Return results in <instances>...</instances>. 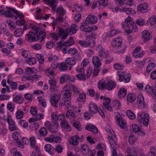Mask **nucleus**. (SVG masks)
<instances>
[{
  "label": "nucleus",
  "instance_id": "1",
  "mask_svg": "<svg viewBox=\"0 0 156 156\" xmlns=\"http://www.w3.org/2000/svg\"><path fill=\"white\" fill-rule=\"evenodd\" d=\"M6 9L8 10L5 12L6 15L8 17L14 18L16 19L18 17L20 18L19 20H17L16 24L18 26L23 25L24 24L25 20H24L23 15L18 14V11L15 10L14 9L7 7Z\"/></svg>",
  "mask_w": 156,
  "mask_h": 156
},
{
  "label": "nucleus",
  "instance_id": "2",
  "mask_svg": "<svg viewBox=\"0 0 156 156\" xmlns=\"http://www.w3.org/2000/svg\"><path fill=\"white\" fill-rule=\"evenodd\" d=\"M87 36V38L86 41L80 40L78 42V43L83 47H87L90 46L91 43L94 44L95 43V41L93 39H95V37L96 36V35L94 33H92L91 35Z\"/></svg>",
  "mask_w": 156,
  "mask_h": 156
},
{
  "label": "nucleus",
  "instance_id": "3",
  "mask_svg": "<svg viewBox=\"0 0 156 156\" xmlns=\"http://www.w3.org/2000/svg\"><path fill=\"white\" fill-rule=\"evenodd\" d=\"M137 119L140 123H143L145 126H147L148 124L149 115L147 113L142 112L138 114Z\"/></svg>",
  "mask_w": 156,
  "mask_h": 156
},
{
  "label": "nucleus",
  "instance_id": "4",
  "mask_svg": "<svg viewBox=\"0 0 156 156\" xmlns=\"http://www.w3.org/2000/svg\"><path fill=\"white\" fill-rule=\"evenodd\" d=\"M75 80V78L74 76H71L68 74H65L60 77V82L63 83L67 81L73 82Z\"/></svg>",
  "mask_w": 156,
  "mask_h": 156
},
{
  "label": "nucleus",
  "instance_id": "5",
  "mask_svg": "<svg viewBox=\"0 0 156 156\" xmlns=\"http://www.w3.org/2000/svg\"><path fill=\"white\" fill-rule=\"evenodd\" d=\"M122 42V39L121 37H118L114 39L112 41L111 45L113 47L116 48H119L121 46Z\"/></svg>",
  "mask_w": 156,
  "mask_h": 156
},
{
  "label": "nucleus",
  "instance_id": "6",
  "mask_svg": "<svg viewBox=\"0 0 156 156\" xmlns=\"http://www.w3.org/2000/svg\"><path fill=\"white\" fill-rule=\"evenodd\" d=\"M46 5H49L52 7V10L55 12L56 8V4L58 3V0H42Z\"/></svg>",
  "mask_w": 156,
  "mask_h": 156
},
{
  "label": "nucleus",
  "instance_id": "7",
  "mask_svg": "<svg viewBox=\"0 0 156 156\" xmlns=\"http://www.w3.org/2000/svg\"><path fill=\"white\" fill-rule=\"evenodd\" d=\"M122 74L119 75V80L121 81H123L124 80L125 83H128L130 79V74L129 73H122Z\"/></svg>",
  "mask_w": 156,
  "mask_h": 156
},
{
  "label": "nucleus",
  "instance_id": "8",
  "mask_svg": "<svg viewBox=\"0 0 156 156\" xmlns=\"http://www.w3.org/2000/svg\"><path fill=\"white\" fill-rule=\"evenodd\" d=\"M60 95L58 94L53 96L50 100L51 105L55 108L58 107V102L60 99Z\"/></svg>",
  "mask_w": 156,
  "mask_h": 156
},
{
  "label": "nucleus",
  "instance_id": "9",
  "mask_svg": "<svg viewBox=\"0 0 156 156\" xmlns=\"http://www.w3.org/2000/svg\"><path fill=\"white\" fill-rule=\"evenodd\" d=\"M148 5L147 3L141 4L137 6V11L141 13H146L148 11Z\"/></svg>",
  "mask_w": 156,
  "mask_h": 156
},
{
  "label": "nucleus",
  "instance_id": "10",
  "mask_svg": "<svg viewBox=\"0 0 156 156\" xmlns=\"http://www.w3.org/2000/svg\"><path fill=\"white\" fill-rule=\"evenodd\" d=\"M77 27L75 24L72 25L69 28L66 29V32L69 35H71L75 34L77 31Z\"/></svg>",
  "mask_w": 156,
  "mask_h": 156
},
{
  "label": "nucleus",
  "instance_id": "11",
  "mask_svg": "<svg viewBox=\"0 0 156 156\" xmlns=\"http://www.w3.org/2000/svg\"><path fill=\"white\" fill-rule=\"evenodd\" d=\"M68 85L65 86L62 91V94H64L65 98H70L72 95L70 89L68 88Z\"/></svg>",
  "mask_w": 156,
  "mask_h": 156
},
{
  "label": "nucleus",
  "instance_id": "12",
  "mask_svg": "<svg viewBox=\"0 0 156 156\" xmlns=\"http://www.w3.org/2000/svg\"><path fill=\"white\" fill-rule=\"evenodd\" d=\"M44 148L45 151L51 155H53L55 152V150L52 145L50 144H47L45 145Z\"/></svg>",
  "mask_w": 156,
  "mask_h": 156
},
{
  "label": "nucleus",
  "instance_id": "13",
  "mask_svg": "<svg viewBox=\"0 0 156 156\" xmlns=\"http://www.w3.org/2000/svg\"><path fill=\"white\" fill-rule=\"evenodd\" d=\"M142 38L144 41H149L152 37V36L149 32L147 30H144L142 32Z\"/></svg>",
  "mask_w": 156,
  "mask_h": 156
},
{
  "label": "nucleus",
  "instance_id": "14",
  "mask_svg": "<svg viewBox=\"0 0 156 156\" xmlns=\"http://www.w3.org/2000/svg\"><path fill=\"white\" fill-rule=\"evenodd\" d=\"M116 120L118 122L119 125L121 128H123L126 124V123L122 120L121 115L119 113H117L116 115Z\"/></svg>",
  "mask_w": 156,
  "mask_h": 156
},
{
  "label": "nucleus",
  "instance_id": "15",
  "mask_svg": "<svg viewBox=\"0 0 156 156\" xmlns=\"http://www.w3.org/2000/svg\"><path fill=\"white\" fill-rule=\"evenodd\" d=\"M97 18L94 16L89 15L86 18V21L88 23L93 24L96 23L98 21Z\"/></svg>",
  "mask_w": 156,
  "mask_h": 156
},
{
  "label": "nucleus",
  "instance_id": "16",
  "mask_svg": "<svg viewBox=\"0 0 156 156\" xmlns=\"http://www.w3.org/2000/svg\"><path fill=\"white\" fill-rule=\"evenodd\" d=\"M108 139L109 140V143L112 149H117L119 146L117 144H116V141L111 136H108Z\"/></svg>",
  "mask_w": 156,
  "mask_h": 156
},
{
  "label": "nucleus",
  "instance_id": "17",
  "mask_svg": "<svg viewBox=\"0 0 156 156\" xmlns=\"http://www.w3.org/2000/svg\"><path fill=\"white\" fill-rule=\"evenodd\" d=\"M36 34L33 32H30L27 34V38L26 39L29 42H34L36 41Z\"/></svg>",
  "mask_w": 156,
  "mask_h": 156
},
{
  "label": "nucleus",
  "instance_id": "18",
  "mask_svg": "<svg viewBox=\"0 0 156 156\" xmlns=\"http://www.w3.org/2000/svg\"><path fill=\"white\" fill-rule=\"evenodd\" d=\"M141 48L139 46L136 47L133 52V56L135 58H140L142 57L144 55V53L141 52L140 53L138 54L141 50Z\"/></svg>",
  "mask_w": 156,
  "mask_h": 156
},
{
  "label": "nucleus",
  "instance_id": "19",
  "mask_svg": "<svg viewBox=\"0 0 156 156\" xmlns=\"http://www.w3.org/2000/svg\"><path fill=\"white\" fill-rule=\"evenodd\" d=\"M51 117L52 119V125H54V127L56 128L57 127V124H58V115L54 112L51 114Z\"/></svg>",
  "mask_w": 156,
  "mask_h": 156
},
{
  "label": "nucleus",
  "instance_id": "20",
  "mask_svg": "<svg viewBox=\"0 0 156 156\" xmlns=\"http://www.w3.org/2000/svg\"><path fill=\"white\" fill-rule=\"evenodd\" d=\"M105 101L103 102L104 107L109 111H112V108L109 105V104L111 102V99L109 98H105Z\"/></svg>",
  "mask_w": 156,
  "mask_h": 156
},
{
  "label": "nucleus",
  "instance_id": "21",
  "mask_svg": "<svg viewBox=\"0 0 156 156\" xmlns=\"http://www.w3.org/2000/svg\"><path fill=\"white\" fill-rule=\"evenodd\" d=\"M80 150L83 154L87 155L90 152V149L87 145L83 144L81 146Z\"/></svg>",
  "mask_w": 156,
  "mask_h": 156
},
{
  "label": "nucleus",
  "instance_id": "22",
  "mask_svg": "<svg viewBox=\"0 0 156 156\" xmlns=\"http://www.w3.org/2000/svg\"><path fill=\"white\" fill-rule=\"evenodd\" d=\"M108 3V0H99L97 1V4L101 9H103L107 6Z\"/></svg>",
  "mask_w": 156,
  "mask_h": 156
},
{
  "label": "nucleus",
  "instance_id": "23",
  "mask_svg": "<svg viewBox=\"0 0 156 156\" xmlns=\"http://www.w3.org/2000/svg\"><path fill=\"white\" fill-rule=\"evenodd\" d=\"M46 33L42 31H40L38 34L37 35V37H36V41L41 39L40 41L41 42L43 41L46 37Z\"/></svg>",
  "mask_w": 156,
  "mask_h": 156
},
{
  "label": "nucleus",
  "instance_id": "24",
  "mask_svg": "<svg viewBox=\"0 0 156 156\" xmlns=\"http://www.w3.org/2000/svg\"><path fill=\"white\" fill-rule=\"evenodd\" d=\"M71 105L70 98H66L65 99L64 103H60L59 104V106H65L67 108H69L70 107Z\"/></svg>",
  "mask_w": 156,
  "mask_h": 156
},
{
  "label": "nucleus",
  "instance_id": "25",
  "mask_svg": "<svg viewBox=\"0 0 156 156\" xmlns=\"http://www.w3.org/2000/svg\"><path fill=\"white\" fill-rule=\"evenodd\" d=\"M92 62L94 67L96 68H98L101 64L100 59L97 56L94 57L93 58Z\"/></svg>",
  "mask_w": 156,
  "mask_h": 156
},
{
  "label": "nucleus",
  "instance_id": "26",
  "mask_svg": "<svg viewBox=\"0 0 156 156\" xmlns=\"http://www.w3.org/2000/svg\"><path fill=\"white\" fill-rule=\"evenodd\" d=\"M87 23L86 22H84V23L80 26V29L86 32H90V26H87Z\"/></svg>",
  "mask_w": 156,
  "mask_h": 156
},
{
  "label": "nucleus",
  "instance_id": "27",
  "mask_svg": "<svg viewBox=\"0 0 156 156\" xmlns=\"http://www.w3.org/2000/svg\"><path fill=\"white\" fill-rule=\"evenodd\" d=\"M73 44V41H68L62 44V42H59L58 43V48H61L62 47H68L72 45Z\"/></svg>",
  "mask_w": 156,
  "mask_h": 156
},
{
  "label": "nucleus",
  "instance_id": "28",
  "mask_svg": "<svg viewBox=\"0 0 156 156\" xmlns=\"http://www.w3.org/2000/svg\"><path fill=\"white\" fill-rule=\"evenodd\" d=\"M61 125L67 131H70L72 130L70 126L66 120L62 121L61 122Z\"/></svg>",
  "mask_w": 156,
  "mask_h": 156
},
{
  "label": "nucleus",
  "instance_id": "29",
  "mask_svg": "<svg viewBox=\"0 0 156 156\" xmlns=\"http://www.w3.org/2000/svg\"><path fill=\"white\" fill-rule=\"evenodd\" d=\"M80 139V137L77 136H73L70 139V143L72 145L76 146L78 144V140Z\"/></svg>",
  "mask_w": 156,
  "mask_h": 156
},
{
  "label": "nucleus",
  "instance_id": "30",
  "mask_svg": "<svg viewBox=\"0 0 156 156\" xmlns=\"http://www.w3.org/2000/svg\"><path fill=\"white\" fill-rule=\"evenodd\" d=\"M116 86L115 83L113 81H110L107 83L105 85V88L108 90H111Z\"/></svg>",
  "mask_w": 156,
  "mask_h": 156
},
{
  "label": "nucleus",
  "instance_id": "31",
  "mask_svg": "<svg viewBox=\"0 0 156 156\" xmlns=\"http://www.w3.org/2000/svg\"><path fill=\"white\" fill-rule=\"evenodd\" d=\"M137 100V101L139 102V104L141 107L144 108L145 106L144 98L141 95L138 96Z\"/></svg>",
  "mask_w": 156,
  "mask_h": 156
},
{
  "label": "nucleus",
  "instance_id": "32",
  "mask_svg": "<svg viewBox=\"0 0 156 156\" xmlns=\"http://www.w3.org/2000/svg\"><path fill=\"white\" fill-rule=\"evenodd\" d=\"M126 94V90L124 88H121L118 91V95L119 98H122L125 97Z\"/></svg>",
  "mask_w": 156,
  "mask_h": 156
},
{
  "label": "nucleus",
  "instance_id": "33",
  "mask_svg": "<svg viewBox=\"0 0 156 156\" xmlns=\"http://www.w3.org/2000/svg\"><path fill=\"white\" fill-rule=\"evenodd\" d=\"M58 68L60 71H65L67 70L68 66L65 62H62L58 64Z\"/></svg>",
  "mask_w": 156,
  "mask_h": 156
},
{
  "label": "nucleus",
  "instance_id": "34",
  "mask_svg": "<svg viewBox=\"0 0 156 156\" xmlns=\"http://www.w3.org/2000/svg\"><path fill=\"white\" fill-rule=\"evenodd\" d=\"M23 98L20 95H16L13 99V101L18 103L19 104L23 103Z\"/></svg>",
  "mask_w": 156,
  "mask_h": 156
},
{
  "label": "nucleus",
  "instance_id": "35",
  "mask_svg": "<svg viewBox=\"0 0 156 156\" xmlns=\"http://www.w3.org/2000/svg\"><path fill=\"white\" fill-rule=\"evenodd\" d=\"M122 12H124L128 15L134 14L135 13V11L131 8H122Z\"/></svg>",
  "mask_w": 156,
  "mask_h": 156
},
{
  "label": "nucleus",
  "instance_id": "36",
  "mask_svg": "<svg viewBox=\"0 0 156 156\" xmlns=\"http://www.w3.org/2000/svg\"><path fill=\"white\" fill-rule=\"evenodd\" d=\"M127 28L129 29L136 30V31H137V29L136 28V24L134 22L128 23L126 24Z\"/></svg>",
  "mask_w": 156,
  "mask_h": 156
},
{
  "label": "nucleus",
  "instance_id": "37",
  "mask_svg": "<svg viewBox=\"0 0 156 156\" xmlns=\"http://www.w3.org/2000/svg\"><path fill=\"white\" fill-rule=\"evenodd\" d=\"M136 156H145V155L144 154H141ZM147 156H156L155 150L153 147L151 148Z\"/></svg>",
  "mask_w": 156,
  "mask_h": 156
},
{
  "label": "nucleus",
  "instance_id": "38",
  "mask_svg": "<svg viewBox=\"0 0 156 156\" xmlns=\"http://www.w3.org/2000/svg\"><path fill=\"white\" fill-rule=\"evenodd\" d=\"M58 33L59 35L60 36H62V39H65L68 35H69L66 32V30L64 31L63 29H60Z\"/></svg>",
  "mask_w": 156,
  "mask_h": 156
},
{
  "label": "nucleus",
  "instance_id": "39",
  "mask_svg": "<svg viewBox=\"0 0 156 156\" xmlns=\"http://www.w3.org/2000/svg\"><path fill=\"white\" fill-rule=\"evenodd\" d=\"M66 118H69L70 116L72 118L73 120H74L75 118V114L72 110L70 109H68L67 111L66 115Z\"/></svg>",
  "mask_w": 156,
  "mask_h": 156
},
{
  "label": "nucleus",
  "instance_id": "40",
  "mask_svg": "<svg viewBox=\"0 0 156 156\" xmlns=\"http://www.w3.org/2000/svg\"><path fill=\"white\" fill-rule=\"evenodd\" d=\"M89 108L90 110L94 114L97 112H95V110L97 111L98 109V106L95 104H90L89 106Z\"/></svg>",
  "mask_w": 156,
  "mask_h": 156
},
{
  "label": "nucleus",
  "instance_id": "41",
  "mask_svg": "<svg viewBox=\"0 0 156 156\" xmlns=\"http://www.w3.org/2000/svg\"><path fill=\"white\" fill-rule=\"evenodd\" d=\"M132 128L135 132H138L139 134H141L142 136H144L145 135L144 133L140 130V129L139 128L138 126L136 125L135 124L133 125L132 126Z\"/></svg>",
  "mask_w": 156,
  "mask_h": 156
},
{
  "label": "nucleus",
  "instance_id": "42",
  "mask_svg": "<svg viewBox=\"0 0 156 156\" xmlns=\"http://www.w3.org/2000/svg\"><path fill=\"white\" fill-rule=\"evenodd\" d=\"M39 133L40 136L43 137L45 136L48 133L47 129L44 127H42L40 129Z\"/></svg>",
  "mask_w": 156,
  "mask_h": 156
},
{
  "label": "nucleus",
  "instance_id": "43",
  "mask_svg": "<svg viewBox=\"0 0 156 156\" xmlns=\"http://www.w3.org/2000/svg\"><path fill=\"white\" fill-rule=\"evenodd\" d=\"M155 66V64L154 62H152L149 63L147 67V72L149 73Z\"/></svg>",
  "mask_w": 156,
  "mask_h": 156
},
{
  "label": "nucleus",
  "instance_id": "44",
  "mask_svg": "<svg viewBox=\"0 0 156 156\" xmlns=\"http://www.w3.org/2000/svg\"><path fill=\"white\" fill-rule=\"evenodd\" d=\"M98 55L100 57L106 58L109 56L108 53L105 51L103 49H101L98 52Z\"/></svg>",
  "mask_w": 156,
  "mask_h": 156
},
{
  "label": "nucleus",
  "instance_id": "45",
  "mask_svg": "<svg viewBox=\"0 0 156 156\" xmlns=\"http://www.w3.org/2000/svg\"><path fill=\"white\" fill-rule=\"evenodd\" d=\"M65 61L68 65L71 66H74L76 64V62L73 58H68L66 59Z\"/></svg>",
  "mask_w": 156,
  "mask_h": 156
},
{
  "label": "nucleus",
  "instance_id": "46",
  "mask_svg": "<svg viewBox=\"0 0 156 156\" xmlns=\"http://www.w3.org/2000/svg\"><path fill=\"white\" fill-rule=\"evenodd\" d=\"M68 89H70V90H72L75 94H79V91L78 90L77 88L73 85H68Z\"/></svg>",
  "mask_w": 156,
  "mask_h": 156
},
{
  "label": "nucleus",
  "instance_id": "47",
  "mask_svg": "<svg viewBox=\"0 0 156 156\" xmlns=\"http://www.w3.org/2000/svg\"><path fill=\"white\" fill-rule=\"evenodd\" d=\"M136 99L134 95L132 94H129L127 97V99L128 101L130 102H133Z\"/></svg>",
  "mask_w": 156,
  "mask_h": 156
},
{
  "label": "nucleus",
  "instance_id": "48",
  "mask_svg": "<svg viewBox=\"0 0 156 156\" xmlns=\"http://www.w3.org/2000/svg\"><path fill=\"white\" fill-rule=\"evenodd\" d=\"M56 12L58 14L62 16L65 14V11L62 6H59L57 8Z\"/></svg>",
  "mask_w": 156,
  "mask_h": 156
},
{
  "label": "nucleus",
  "instance_id": "49",
  "mask_svg": "<svg viewBox=\"0 0 156 156\" xmlns=\"http://www.w3.org/2000/svg\"><path fill=\"white\" fill-rule=\"evenodd\" d=\"M23 31L20 28L16 29L14 32V35L16 37H20L21 36L23 33Z\"/></svg>",
  "mask_w": 156,
  "mask_h": 156
},
{
  "label": "nucleus",
  "instance_id": "50",
  "mask_svg": "<svg viewBox=\"0 0 156 156\" xmlns=\"http://www.w3.org/2000/svg\"><path fill=\"white\" fill-rule=\"evenodd\" d=\"M126 114L130 119H133L136 118L135 114L130 110H128L126 112Z\"/></svg>",
  "mask_w": 156,
  "mask_h": 156
},
{
  "label": "nucleus",
  "instance_id": "51",
  "mask_svg": "<svg viewBox=\"0 0 156 156\" xmlns=\"http://www.w3.org/2000/svg\"><path fill=\"white\" fill-rule=\"evenodd\" d=\"M13 137L16 141L19 140H21V137L20 133L16 131L15 132L13 133Z\"/></svg>",
  "mask_w": 156,
  "mask_h": 156
},
{
  "label": "nucleus",
  "instance_id": "52",
  "mask_svg": "<svg viewBox=\"0 0 156 156\" xmlns=\"http://www.w3.org/2000/svg\"><path fill=\"white\" fill-rule=\"evenodd\" d=\"M6 121L7 122L9 125V126H14L16 124L15 121L11 118V117L9 116L6 119Z\"/></svg>",
  "mask_w": 156,
  "mask_h": 156
},
{
  "label": "nucleus",
  "instance_id": "53",
  "mask_svg": "<svg viewBox=\"0 0 156 156\" xmlns=\"http://www.w3.org/2000/svg\"><path fill=\"white\" fill-rule=\"evenodd\" d=\"M78 52V51L74 48L69 49L68 50V54H71L73 55H74L77 54Z\"/></svg>",
  "mask_w": 156,
  "mask_h": 156
},
{
  "label": "nucleus",
  "instance_id": "54",
  "mask_svg": "<svg viewBox=\"0 0 156 156\" xmlns=\"http://www.w3.org/2000/svg\"><path fill=\"white\" fill-rule=\"evenodd\" d=\"M145 89L146 92L148 93V94L151 93V92H153L154 90V87H151L149 85H147L145 88Z\"/></svg>",
  "mask_w": 156,
  "mask_h": 156
},
{
  "label": "nucleus",
  "instance_id": "55",
  "mask_svg": "<svg viewBox=\"0 0 156 156\" xmlns=\"http://www.w3.org/2000/svg\"><path fill=\"white\" fill-rule=\"evenodd\" d=\"M127 152L129 154V155L134 156L136 154V150L135 148H129L127 150Z\"/></svg>",
  "mask_w": 156,
  "mask_h": 156
},
{
  "label": "nucleus",
  "instance_id": "56",
  "mask_svg": "<svg viewBox=\"0 0 156 156\" xmlns=\"http://www.w3.org/2000/svg\"><path fill=\"white\" fill-rule=\"evenodd\" d=\"M16 118L18 119H22L23 115V112L22 111L19 110L16 113Z\"/></svg>",
  "mask_w": 156,
  "mask_h": 156
},
{
  "label": "nucleus",
  "instance_id": "57",
  "mask_svg": "<svg viewBox=\"0 0 156 156\" xmlns=\"http://www.w3.org/2000/svg\"><path fill=\"white\" fill-rule=\"evenodd\" d=\"M38 99L40 104L44 108H45L46 107V102L45 100L41 97L39 98Z\"/></svg>",
  "mask_w": 156,
  "mask_h": 156
},
{
  "label": "nucleus",
  "instance_id": "58",
  "mask_svg": "<svg viewBox=\"0 0 156 156\" xmlns=\"http://www.w3.org/2000/svg\"><path fill=\"white\" fill-rule=\"evenodd\" d=\"M149 21L150 24L152 25L156 24V17L153 16L151 17L149 19Z\"/></svg>",
  "mask_w": 156,
  "mask_h": 156
},
{
  "label": "nucleus",
  "instance_id": "59",
  "mask_svg": "<svg viewBox=\"0 0 156 156\" xmlns=\"http://www.w3.org/2000/svg\"><path fill=\"white\" fill-rule=\"evenodd\" d=\"M86 94H80L77 98V101L78 102H83L84 99L85 98Z\"/></svg>",
  "mask_w": 156,
  "mask_h": 156
},
{
  "label": "nucleus",
  "instance_id": "60",
  "mask_svg": "<svg viewBox=\"0 0 156 156\" xmlns=\"http://www.w3.org/2000/svg\"><path fill=\"white\" fill-rule=\"evenodd\" d=\"M14 105L10 102H9L7 105V108L10 112H12L14 109Z\"/></svg>",
  "mask_w": 156,
  "mask_h": 156
},
{
  "label": "nucleus",
  "instance_id": "61",
  "mask_svg": "<svg viewBox=\"0 0 156 156\" xmlns=\"http://www.w3.org/2000/svg\"><path fill=\"white\" fill-rule=\"evenodd\" d=\"M135 24L139 26H142L145 24V21L143 19L140 18L136 20Z\"/></svg>",
  "mask_w": 156,
  "mask_h": 156
},
{
  "label": "nucleus",
  "instance_id": "62",
  "mask_svg": "<svg viewBox=\"0 0 156 156\" xmlns=\"http://www.w3.org/2000/svg\"><path fill=\"white\" fill-rule=\"evenodd\" d=\"M76 76L79 80H84L86 79L85 73H81L76 75Z\"/></svg>",
  "mask_w": 156,
  "mask_h": 156
},
{
  "label": "nucleus",
  "instance_id": "63",
  "mask_svg": "<svg viewBox=\"0 0 156 156\" xmlns=\"http://www.w3.org/2000/svg\"><path fill=\"white\" fill-rule=\"evenodd\" d=\"M45 126L50 131H53L52 128H51L52 125L50 122L48 121H46L45 122Z\"/></svg>",
  "mask_w": 156,
  "mask_h": 156
},
{
  "label": "nucleus",
  "instance_id": "64",
  "mask_svg": "<svg viewBox=\"0 0 156 156\" xmlns=\"http://www.w3.org/2000/svg\"><path fill=\"white\" fill-rule=\"evenodd\" d=\"M27 63L29 65L32 66L35 63V59L34 58H28L27 60Z\"/></svg>",
  "mask_w": 156,
  "mask_h": 156
}]
</instances>
